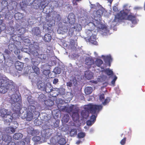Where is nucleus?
<instances>
[{"label":"nucleus","mask_w":145,"mask_h":145,"mask_svg":"<svg viewBox=\"0 0 145 145\" xmlns=\"http://www.w3.org/2000/svg\"><path fill=\"white\" fill-rule=\"evenodd\" d=\"M59 27L57 31H60L59 33L64 34L67 33L68 30L67 26L65 24H63L62 23H60L58 25Z\"/></svg>","instance_id":"11"},{"label":"nucleus","mask_w":145,"mask_h":145,"mask_svg":"<svg viewBox=\"0 0 145 145\" xmlns=\"http://www.w3.org/2000/svg\"><path fill=\"white\" fill-rule=\"evenodd\" d=\"M86 33L88 36L90 37L92 34H95L97 33L96 32L93 30H87L86 31Z\"/></svg>","instance_id":"35"},{"label":"nucleus","mask_w":145,"mask_h":145,"mask_svg":"<svg viewBox=\"0 0 145 145\" xmlns=\"http://www.w3.org/2000/svg\"><path fill=\"white\" fill-rule=\"evenodd\" d=\"M73 106H70L69 107H67V112L69 113H70L72 112L73 110Z\"/></svg>","instance_id":"47"},{"label":"nucleus","mask_w":145,"mask_h":145,"mask_svg":"<svg viewBox=\"0 0 145 145\" xmlns=\"http://www.w3.org/2000/svg\"><path fill=\"white\" fill-rule=\"evenodd\" d=\"M51 17L50 14V13H47L46 16V21L48 22L47 24H46L44 25V28L46 29L50 30L51 27L53 25V23L51 21L49 22V18Z\"/></svg>","instance_id":"10"},{"label":"nucleus","mask_w":145,"mask_h":145,"mask_svg":"<svg viewBox=\"0 0 145 145\" xmlns=\"http://www.w3.org/2000/svg\"><path fill=\"white\" fill-rule=\"evenodd\" d=\"M69 30L68 31L69 34L72 35L74 33L75 30V26L74 24H70L69 26Z\"/></svg>","instance_id":"24"},{"label":"nucleus","mask_w":145,"mask_h":145,"mask_svg":"<svg viewBox=\"0 0 145 145\" xmlns=\"http://www.w3.org/2000/svg\"><path fill=\"white\" fill-rule=\"evenodd\" d=\"M59 135H56V138L57 140L58 143L61 145H64L66 144V141L65 138H61L62 135L61 133H59Z\"/></svg>","instance_id":"12"},{"label":"nucleus","mask_w":145,"mask_h":145,"mask_svg":"<svg viewBox=\"0 0 145 145\" xmlns=\"http://www.w3.org/2000/svg\"><path fill=\"white\" fill-rule=\"evenodd\" d=\"M0 93L4 94L8 90H12L14 89V82L12 80L0 79Z\"/></svg>","instance_id":"1"},{"label":"nucleus","mask_w":145,"mask_h":145,"mask_svg":"<svg viewBox=\"0 0 145 145\" xmlns=\"http://www.w3.org/2000/svg\"><path fill=\"white\" fill-rule=\"evenodd\" d=\"M127 13L124 10L121 11L120 13L117 14L115 16L113 22H118L120 19L126 20L127 16Z\"/></svg>","instance_id":"5"},{"label":"nucleus","mask_w":145,"mask_h":145,"mask_svg":"<svg viewBox=\"0 0 145 145\" xmlns=\"http://www.w3.org/2000/svg\"><path fill=\"white\" fill-rule=\"evenodd\" d=\"M12 139L11 136L7 134L4 133L2 136V140L6 143L12 141Z\"/></svg>","instance_id":"17"},{"label":"nucleus","mask_w":145,"mask_h":145,"mask_svg":"<svg viewBox=\"0 0 145 145\" xmlns=\"http://www.w3.org/2000/svg\"><path fill=\"white\" fill-rule=\"evenodd\" d=\"M93 73L90 71H85L84 76L85 78L88 80L91 79L93 77Z\"/></svg>","instance_id":"19"},{"label":"nucleus","mask_w":145,"mask_h":145,"mask_svg":"<svg viewBox=\"0 0 145 145\" xmlns=\"http://www.w3.org/2000/svg\"><path fill=\"white\" fill-rule=\"evenodd\" d=\"M86 135L85 133L83 132H80L78 133L77 136L78 137L80 138H84Z\"/></svg>","instance_id":"42"},{"label":"nucleus","mask_w":145,"mask_h":145,"mask_svg":"<svg viewBox=\"0 0 145 145\" xmlns=\"http://www.w3.org/2000/svg\"><path fill=\"white\" fill-rule=\"evenodd\" d=\"M86 108L90 113L92 114L90 117V120L94 122L96 121V118L97 116V114L96 112H99L102 108V106L101 105L89 104L87 105Z\"/></svg>","instance_id":"2"},{"label":"nucleus","mask_w":145,"mask_h":145,"mask_svg":"<svg viewBox=\"0 0 145 145\" xmlns=\"http://www.w3.org/2000/svg\"><path fill=\"white\" fill-rule=\"evenodd\" d=\"M71 81H72V82H75L76 81V78L75 77H72V78L71 80Z\"/></svg>","instance_id":"63"},{"label":"nucleus","mask_w":145,"mask_h":145,"mask_svg":"<svg viewBox=\"0 0 145 145\" xmlns=\"http://www.w3.org/2000/svg\"><path fill=\"white\" fill-rule=\"evenodd\" d=\"M52 38V36L50 34L47 33L45 34L43 38L44 41L46 42H49L50 41Z\"/></svg>","instance_id":"27"},{"label":"nucleus","mask_w":145,"mask_h":145,"mask_svg":"<svg viewBox=\"0 0 145 145\" xmlns=\"http://www.w3.org/2000/svg\"><path fill=\"white\" fill-rule=\"evenodd\" d=\"M126 140V138L124 137L122 139L120 142V144L122 145H124L125 143Z\"/></svg>","instance_id":"50"},{"label":"nucleus","mask_w":145,"mask_h":145,"mask_svg":"<svg viewBox=\"0 0 145 145\" xmlns=\"http://www.w3.org/2000/svg\"><path fill=\"white\" fill-rule=\"evenodd\" d=\"M19 13H17L16 14L14 15V17L16 20H18L21 19V17L19 16Z\"/></svg>","instance_id":"55"},{"label":"nucleus","mask_w":145,"mask_h":145,"mask_svg":"<svg viewBox=\"0 0 145 145\" xmlns=\"http://www.w3.org/2000/svg\"><path fill=\"white\" fill-rule=\"evenodd\" d=\"M23 135L20 133H16L13 136V138L15 140H20L23 137Z\"/></svg>","instance_id":"28"},{"label":"nucleus","mask_w":145,"mask_h":145,"mask_svg":"<svg viewBox=\"0 0 145 145\" xmlns=\"http://www.w3.org/2000/svg\"><path fill=\"white\" fill-rule=\"evenodd\" d=\"M39 132L38 130L33 129L31 132V134L32 136H35L39 134Z\"/></svg>","instance_id":"41"},{"label":"nucleus","mask_w":145,"mask_h":145,"mask_svg":"<svg viewBox=\"0 0 145 145\" xmlns=\"http://www.w3.org/2000/svg\"><path fill=\"white\" fill-rule=\"evenodd\" d=\"M105 62L106 63L108 62L109 63V66H110V62L112 61V59L110 56H102Z\"/></svg>","instance_id":"26"},{"label":"nucleus","mask_w":145,"mask_h":145,"mask_svg":"<svg viewBox=\"0 0 145 145\" xmlns=\"http://www.w3.org/2000/svg\"><path fill=\"white\" fill-rule=\"evenodd\" d=\"M67 19L70 24H74L75 22L76 17L73 12H71L69 14Z\"/></svg>","instance_id":"13"},{"label":"nucleus","mask_w":145,"mask_h":145,"mask_svg":"<svg viewBox=\"0 0 145 145\" xmlns=\"http://www.w3.org/2000/svg\"><path fill=\"white\" fill-rule=\"evenodd\" d=\"M8 48L11 51L15 50L16 46L14 44H10L8 45Z\"/></svg>","instance_id":"36"},{"label":"nucleus","mask_w":145,"mask_h":145,"mask_svg":"<svg viewBox=\"0 0 145 145\" xmlns=\"http://www.w3.org/2000/svg\"><path fill=\"white\" fill-rule=\"evenodd\" d=\"M36 108L35 106L30 105L28 106L27 111L33 113L36 112Z\"/></svg>","instance_id":"29"},{"label":"nucleus","mask_w":145,"mask_h":145,"mask_svg":"<svg viewBox=\"0 0 145 145\" xmlns=\"http://www.w3.org/2000/svg\"><path fill=\"white\" fill-rule=\"evenodd\" d=\"M113 11L115 12H119V10L118 9V8L116 6H114L113 7Z\"/></svg>","instance_id":"59"},{"label":"nucleus","mask_w":145,"mask_h":145,"mask_svg":"<svg viewBox=\"0 0 145 145\" xmlns=\"http://www.w3.org/2000/svg\"><path fill=\"white\" fill-rule=\"evenodd\" d=\"M33 139L34 141L35 142H37L40 141L41 139L40 137L39 136H36L33 137Z\"/></svg>","instance_id":"46"},{"label":"nucleus","mask_w":145,"mask_h":145,"mask_svg":"<svg viewBox=\"0 0 145 145\" xmlns=\"http://www.w3.org/2000/svg\"><path fill=\"white\" fill-rule=\"evenodd\" d=\"M11 99H12L15 104L18 105V106L20 107V103L21 101V100L20 96H18L17 94H14L12 95V97Z\"/></svg>","instance_id":"14"},{"label":"nucleus","mask_w":145,"mask_h":145,"mask_svg":"<svg viewBox=\"0 0 145 145\" xmlns=\"http://www.w3.org/2000/svg\"><path fill=\"white\" fill-rule=\"evenodd\" d=\"M24 63L19 61H16L15 63L16 69L18 71L22 70L24 67Z\"/></svg>","instance_id":"22"},{"label":"nucleus","mask_w":145,"mask_h":145,"mask_svg":"<svg viewBox=\"0 0 145 145\" xmlns=\"http://www.w3.org/2000/svg\"><path fill=\"white\" fill-rule=\"evenodd\" d=\"M93 24L95 26L101 29L102 31L104 30V32H106L107 31V27L105 25L100 23L98 20H95V21H93Z\"/></svg>","instance_id":"9"},{"label":"nucleus","mask_w":145,"mask_h":145,"mask_svg":"<svg viewBox=\"0 0 145 145\" xmlns=\"http://www.w3.org/2000/svg\"><path fill=\"white\" fill-rule=\"evenodd\" d=\"M110 97H107L105 100L104 101L102 102V104L104 105H106L108 103L110 102Z\"/></svg>","instance_id":"43"},{"label":"nucleus","mask_w":145,"mask_h":145,"mask_svg":"<svg viewBox=\"0 0 145 145\" xmlns=\"http://www.w3.org/2000/svg\"><path fill=\"white\" fill-rule=\"evenodd\" d=\"M96 34H92L88 39L89 41L92 44L94 45L98 44V42L96 41Z\"/></svg>","instance_id":"16"},{"label":"nucleus","mask_w":145,"mask_h":145,"mask_svg":"<svg viewBox=\"0 0 145 145\" xmlns=\"http://www.w3.org/2000/svg\"><path fill=\"white\" fill-rule=\"evenodd\" d=\"M7 143V145H16L15 142H12V141Z\"/></svg>","instance_id":"60"},{"label":"nucleus","mask_w":145,"mask_h":145,"mask_svg":"<svg viewBox=\"0 0 145 145\" xmlns=\"http://www.w3.org/2000/svg\"><path fill=\"white\" fill-rule=\"evenodd\" d=\"M0 116L4 120L5 123L12 122L13 117L8 109L4 108L0 109Z\"/></svg>","instance_id":"3"},{"label":"nucleus","mask_w":145,"mask_h":145,"mask_svg":"<svg viewBox=\"0 0 145 145\" xmlns=\"http://www.w3.org/2000/svg\"><path fill=\"white\" fill-rule=\"evenodd\" d=\"M72 117L73 120L75 121L78 120L79 119V116L78 110H76L74 112H72Z\"/></svg>","instance_id":"25"},{"label":"nucleus","mask_w":145,"mask_h":145,"mask_svg":"<svg viewBox=\"0 0 145 145\" xmlns=\"http://www.w3.org/2000/svg\"><path fill=\"white\" fill-rule=\"evenodd\" d=\"M50 66L48 64H45L42 65L41 69L42 70H49Z\"/></svg>","instance_id":"38"},{"label":"nucleus","mask_w":145,"mask_h":145,"mask_svg":"<svg viewBox=\"0 0 145 145\" xmlns=\"http://www.w3.org/2000/svg\"><path fill=\"white\" fill-rule=\"evenodd\" d=\"M105 95L104 94L102 93L100 94L99 96V99L101 101H103L105 99Z\"/></svg>","instance_id":"45"},{"label":"nucleus","mask_w":145,"mask_h":145,"mask_svg":"<svg viewBox=\"0 0 145 145\" xmlns=\"http://www.w3.org/2000/svg\"><path fill=\"white\" fill-rule=\"evenodd\" d=\"M6 28V26L4 24H2L0 25V33H1V30L4 29Z\"/></svg>","instance_id":"52"},{"label":"nucleus","mask_w":145,"mask_h":145,"mask_svg":"<svg viewBox=\"0 0 145 145\" xmlns=\"http://www.w3.org/2000/svg\"><path fill=\"white\" fill-rule=\"evenodd\" d=\"M45 103L46 106H51L54 105V101L51 100L49 99L45 102Z\"/></svg>","instance_id":"32"},{"label":"nucleus","mask_w":145,"mask_h":145,"mask_svg":"<svg viewBox=\"0 0 145 145\" xmlns=\"http://www.w3.org/2000/svg\"><path fill=\"white\" fill-rule=\"evenodd\" d=\"M4 133L1 132L0 131V144L1 143V140L2 138V136Z\"/></svg>","instance_id":"61"},{"label":"nucleus","mask_w":145,"mask_h":145,"mask_svg":"<svg viewBox=\"0 0 145 145\" xmlns=\"http://www.w3.org/2000/svg\"><path fill=\"white\" fill-rule=\"evenodd\" d=\"M37 48H35L34 45L32 46V47L30 48V53L34 56H37L39 55V53L37 51Z\"/></svg>","instance_id":"21"},{"label":"nucleus","mask_w":145,"mask_h":145,"mask_svg":"<svg viewBox=\"0 0 145 145\" xmlns=\"http://www.w3.org/2000/svg\"><path fill=\"white\" fill-rule=\"evenodd\" d=\"M11 28L12 29H13V31L14 33L16 32V34L20 36L25 33L24 28L23 27H20L19 25H17L15 28H14L13 27H11Z\"/></svg>","instance_id":"8"},{"label":"nucleus","mask_w":145,"mask_h":145,"mask_svg":"<svg viewBox=\"0 0 145 145\" xmlns=\"http://www.w3.org/2000/svg\"><path fill=\"white\" fill-rule=\"evenodd\" d=\"M22 119H25L27 121H30L33 118V114L27 111L25 112H23L21 114Z\"/></svg>","instance_id":"7"},{"label":"nucleus","mask_w":145,"mask_h":145,"mask_svg":"<svg viewBox=\"0 0 145 145\" xmlns=\"http://www.w3.org/2000/svg\"><path fill=\"white\" fill-rule=\"evenodd\" d=\"M117 77L116 76H115L114 77L113 80L111 81V84H112L114 85L115 83V82L116 80V79H117Z\"/></svg>","instance_id":"57"},{"label":"nucleus","mask_w":145,"mask_h":145,"mask_svg":"<svg viewBox=\"0 0 145 145\" xmlns=\"http://www.w3.org/2000/svg\"><path fill=\"white\" fill-rule=\"evenodd\" d=\"M126 20H128L131 21L132 23L133 24H137L136 16L135 15H133L132 14H131L129 15H128Z\"/></svg>","instance_id":"15"},{"label":"nucleus","mask_w":145,"mask_h":145,"mask_svg":"<svg viewBox=\"0 0 145 145\" xmlns=\"http://www.w3.org/2000/svg\"><path fill=\"white\" fill-rule=\"evenodd\" d=\"M42 70L43 71V74L46 76L48 75L50 72L49 70Z\"/></svg>","instance_id":"48"},{"label":"nucleus","mask_w":145,"mask_h":145,"mask_svg":"<svg viewBox=\"0 0 145 145\" xmlns=\"http://www.w3.org/2000/svg\"><path fill=\"white\" fill-rule=\"evenodd\" d=\"M54 72L56 74H59L61 73V69L58 67H56L54 69Z\"/></svg>","instance_id":"44"},{"label":"nucleus","mask_w":145,"mask_h":145,"mask_svg":"<svg viewBox=\"0 0 145 145\" xmlns=\"http://www.w3.org/2000/svg\"><path fill=\"white\" fill-rule=\"evenodd\" d=\"M69 116L68 114H65L62 118V120L65 123L68 122L69 120Z\"/></svg>","instance_id":"34"},{"label":"nucleus","mask_w":145,"mask_h":145,"mask_svg":"<svg viewBox=\"0 0 145 145\" xmlns=\"http://www.w3.org/2000/svg\"><path fill=\"white\" fill-rule=\"evenodd\" d=\"M32 31V33L34 35L39 36L41 33V31L40 28L38 27H34L33 28Z\"/></svg>","instance_id":"18"},{"label":"nucleus","mask_w":145,"mask_h":145,"mask_svg":"<svg viewBox=\"0 0 145 145\" xmlns=\"http://www.w3.org/2000/svg\"><path fill=\"white\" fill-rule=\"evenodd\" d=\"M67 85L68 86L71 87L72 86V83L71 81H69L67 83Z\"/></svg>","instance_id":"62"},{"label":"nucleus","mask_w":145,"mask_h":145,"mask_svg":"<svg viewBox=\"0 0 145 145\" xmlns=\"http://www.w3.org/2000/svg\"><path fill=\"white\" fill-rule=\"evenodd\" d=\"M92 91V88L90 87H87L85 88L84 92L86 95L90 94Z\"/></svg>","instance_id":"31"},{"label":"nucleus","mask_w":145,"mask_h":145,"mask_svg":"<svg viewBox=\"0 0 145 145\" xmlns=\"http://www.w3.org/2000/svg\"><path fill=\"white\" fill-rule=\"evenodd\" d=\"M102 71L103 72H104L108 76L112 75L113 74L112 71L109 68L105 69H104Z\"/></svg>","instance_id":"30"},{"label":"nucleus","mask_w":145,"mask_h":145,"mask_svg":"<svg viewBox=\"0 0 145 145\" xmlns=\"http://www.w3.org/2000/svg\"><path fill=\"white\" fill-rule=\"evenodd\" d=\"M77 133V131L75 129H72L70 132V135L71 137H73L76 135Z\"/></svg>","instance_id":"39"},{"label":"nucleus","mask_w":145,"mask_h":145,"mask_svg":"<svg viewBox=\"0 0 145 145\" xmlns=\"http://www.w3.org/2000/svg\"><path fill=\"white\" fill-rule=\"evenodd\" d=\"M85 64L88 66L90 67L94 64V60L89 57H86L85 60Z\"/></svg>","instance_id":"20"},{"label":"nucleus","mask_w":145,"mask_h":145,"mask_svg":"<svg viewBox=\"0 0 145 145\" xmlns=\"http://www.w3.org/2000/svg\"><path fill=\"white\" fill-rule=\"evenodd\" d=\"M8 128V130H10L12 133H14L15 132L16 128H14L13 127H9Z\"/></svg>","instance_id":"58"},{"label":"nucleus","mask_w":145,"mask_h":145,"mask_svg":"<svg viewBox=\"0 0 145 145\" xmlns=\"http://www.w3.org/2000/svg\"><path fill=\"white\" fill-rule=\"evenodd\" d=\"M60 110L61 111L67 112V107L66 106H64L61 108Z\"/></svg>","instance_id":"53"},{"label":"nucleus","mask_w":145,"mask_h":145,"mask_svg":"<svg viewBox=\"0 0 145 145\" xmlns=\"http://www.w3.org/2000/svg\"><path fill=\"white\" fill-rule=\"evenodd\" d=\"M94 123V122H92L91 120H88L87 121L86 124L88 125L91 126Z\"/></svg>","instance_id":"56"},{"label":"nucleus","mask_w":145,"mask_h":145,"mask_svg":"<svg viewBox=\"0 0 145 145\" xmlns=\"http://www.w3.org/2000/svg\"><path fill=\"white\" fill-rule=\"evenodd\" d=\"M35 62V61H32V63L33 65L32 66V69L34 72L37 74L38 75L40 73V69L37 66L34 65Z\"/></svg>","instance_id":"23"},{"label":"nucleus","mask_w":145,"mask_h":145,"mask_svg":"<svg viewBox=\"0 0 145 145\" xmlns=\"http://www.w3.org/2000/svg\"><path fill=\"white\" fill-rule=\"evenodd\" d=\"M37 85L38 88L42 91H45L47 93H49L51 91L50 89L47 86H45V84L41 81L38 82Z\"/></svg>","instance_id":"6"},{"label":"nucleus","mask_w":145,"mask_h":145,"mask_svg":"<svg viewBox=\"0 0 145 145\" xmlns=\"http://www.w3.org/2000/svg\"><path fill=\"white\" fill-rule=\"evenodd\" d=\"M81 115L83 118L86 119L88 116V113L86 110H83L81 112Z\"/></svg>","instance_id":"33"},{"label":"nucleus","mask_w":145,"mask_h":145,"mask_svg":"<svg viewBox=\"0 0 145 145\" xmlns=\"http://www.w3.org/2000/svg\"><path fill=\"white\" fill-rule=\"evenodd\" d=\"M98 4L99 5V7L101 8L100 9L97 10L95 12H94L93 15L94 19L93 21H95V20H100V18H101V16L102 15L104 12V8L101 6V5L99 4V3H97V6Z\"/></svg>","instance_id":"4"},{"label":"nucleus","mask_w":145,"mask_h":145,"mask_svg":"<svg viewBox=\"0 0 145 145\" xmlns=\"http://www.w3.org/2000/svg\"><path fill=\"white\" fill-rule=\"evenodd\" d=\"M58 81V79L57 78H55L54 79L53 81V83L54 84H56V83H57Z\"/></svg>","instance_id":"64"},{"label":"nucleus","mask_w":145,"mask_h":145,"mask_svg":"<svg viewBox=\"0 0 145 145\" xmlns=\"http://www.w3.org/2000/svg\"><path fill=\"white\" fill-rule=\"evenodd\" d=\"M4 54L5 55L9 56L11 54V52L8 49H5L4 51Z\"/></svg>","instance_id":"51"},{"label":"nucleus","mask_w":145,"mask_h":145,"mask_svg":"<svg viewBox=\"0 0 145 145\" xmlns=\"http://www.w3.org/2000/svg\"><path fill=\"white\" fill-rule=\"evenodd\" d=\"M75 26V30L76 31H80L82 29V27L80 24L74 23Z\"/></svg>","instance_id":"40"},{"label":"nucleus","mask_w":145,"mask_h":145,"mask_svg":"<svg viewBox=\"0 0 145 145\" xmlns=\"http://www.w3.org/2000/svg\"><path fill=\"white\" fill-rule=\"evenodd\" d=\"M95 63L97 66L100 67L103 64V62L100 59H97L95 61Z\"/></svg>","instance_id":"37"},{"label":"nucleus","mask_w":145,"mask_h":145,"mask_svg":"<svg viewBox=\"0 0 145 145\" xmlns=\"http://www.w3.org/2000/svg\"><path fill=\"white\" fill-rule=\"evenodd\" d=\"M98 6H97V5L96 6L95 5H94V4H91L90 7H91V9H97V7H98L99 6L98 4Z\"/></svg>","instance_id":"54"},{"label":"nucleus","mask_w":145,"mask_h":145,"mask_svg":"<svg viewBox=\"0 0 145 145\" xmlns=\"http://www.w3.org/2000/svg\"><path fill=\"white\" fill-rule=\"evenodd\" d=\"M59 120H57L54 123V127L56 128L59 127Z\"/></svg>","instance_id":"49"}]
</instances>
